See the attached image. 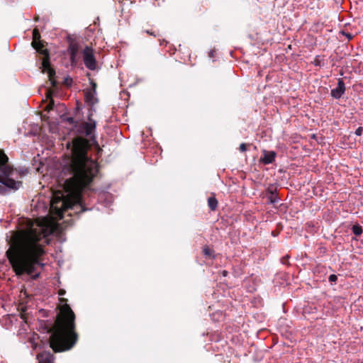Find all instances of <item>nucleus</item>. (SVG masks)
I'll use <instances>...</instances> for the list:
<instances>
[{"mask_svg":"<svg viewBox=\"0 0 363 363\" xmlns=\"http://www.w3.org/2000/svg\"><path fill=\"white\" fill-rule=\"evenodd\" d=\"M352 233L356 236H359L362 233V228L359 224H355L352 226Z\"/></svg>","mask_w":363,"mask_h":363,"instance_id":"15","label":"nucleus"},{"mask_svg":"<svg viewBox=\"0 0 363 363\" xmlns=\"http://www.w3.org/2000/svg\"><path fill=\"white\" fill-rule=\"evenodd\" d=\"M91 89H90L89 90H95L96 91V84L94 82H91Z\"/></svg>","mask_w":363,"mask_h":363,"instance_id":"24","label":"nucleus"},{"mask_svg":"<svg viewBox=\"0 0 363 363\" xmlns=\"http://www.w3.org/2000/svg\"><path fill=\"white\" fill-rule=\"evenodd\" d=\"M96 147L97 149V155H99L101 153V152L102 151V150L99 147L98 144H96Z\"/></svg>","mask_w":363,"mask_h":363,"instance_id":"27","label":"nucleus"},{"mask_svg":"<svg viewBox=\"0 0 363 363\" xmlns=\"http://www.w3.org/2000/svg\"><path fill=\"white\" fill-rule=\"evenodd\" d=\"M203 252L206 256H208L209 257L214 258V251L211 248H210L208 246H205L203 250Z\"/></svg>","mask_w":363,"mask_h":363,"instance_id":"16","label":"nucleus"},{"mask_svg":"<svg viewBox=\"0 0 363 363\" xmlns=\"http://www.w3.org/2000/svg\"><path fill=\"white\" fill-rule=\"evenodd\" d=\"M208 205L211 211H215L218 206V201L214 196L208 199Z\"/></svg>","mask_w":363,"mask_h":363,"instance_id":"12","label":"nucleus"},{"mask_svg":"<svg viewBox=\"0 0 363 363\" xmlns=\"http://www.w3.org/2000/svg\"><path fill=\"white\" fill-rule=\"evenodd\" d=\"M147 34L149 35H153V36H156V33L154 32V31H152V30H146L145 31Z\"/></svg>","mask_w":363,"mask_h":363,"instance_id":"25","label":"nucleus"},{"mask_svg":"<svg viewBox=\"0 0 363 363\" xmlns=\"http://www.w3.org/2000/svg\"><path fill=\"white\" fill-rule=\"evenodd\" d=\"M67 52L69 55L71 66L75 67L80 59V45L78 42L71 40L67 48Z\"/></svg>","mask_w":363,"mask_h":363,"instance_id":"7","label":"nucleus"},{"mask_svg":"<svg viewBox=\"0 0 363 363\" xmlns=\"http://www.w3.org/2000/svg\"><path fill=\"white\" fill-rule=\"evenodd\" d=\"M337 276L335 274H330L329 276L328 280L330 282H335L337 281Z\"/></svg>","mask_w":363,"mask_h":363,"instance_id":"19","label":"nucleus"},{"mask_svg":"<svg viewBox=\"0 0 363 363\" xmlns=\"http://www.w3.org/2000/svg\"><path fill=\"white\" fill-rule=\"evenodd\" d=\"M263 156L260 157L259 162L263 164H269L274 162L277 157V153L274 151H267L264 150L262 151Z\"/></svg>","mask_w":363,"mask_h":363,"instance_id":"8","label":"nucleus"},{"mask_svg":"<svg viewBox=\"0 0 363 363\" xmlns=\"http://www.w3.org/2000/svg\"><path fill=\"white\" fill-rule=\"evenodd\" d=\"M9 158L3 150H0V191L2 192L5 187L10 189L17 190L19 189L21 182H16L9 177L13 173V168L8 164Z\"/></svg>","mask_w":363,"mask_h":363,"instance_id":"4","label":"nucleus"},{"mask_svg":"<svg viewBox=\"0 0 363 363\" xmlns=\"http://www.w3.org/2000/svg\"><path fill=\"white\" fill-rule=\"evenodd\" d=\"M53 105H54L53 100H52V99H51L50 102V103H49V104L47 106L46 109H47V110L52 109V108Z\"/></svg>","mask_w":363,"mask_h":363,"instance_id":"22","label":"nucleus"},{"mask_svg":"<svg viewBox=\"0 0 363 363\" xmlns=\"http://www.w3.org/2000/svg\"><path fill=\"white\" fill-rule=\"evenodd\" d=\"M363 133V128L362 127H359L358 128H357V130H355V134L357 135H362Z\"/></svg>","mask_w":363,"mask_h":363,"instance_id":"20","label":"nucleus"},{"mask_svg":"<svg viewBox=\"0 0 363 363\" xmlns=\"http://www.w3.org/2000/svg\"><path fill=\"white\" fill-rule=\"evenodd\" d=\"M26 229L16 232L11 238L10 247L6 255L13 272L17 276L24 274L33 276L38 266L43 267L41 257L45 254L44 243H47L48 228L38 222L28 220Z\"/></svg>","mask_w":363,"mask_h":363,"instance_id":"2","label":"nucleus"},{"mask_svg":"<svg viewBox=\"0 0 363 363\" xmlns=\"http://www.w3.org/2000/svg\"><path fill=\"white\" fill-rule=\"evenodd\" d=\"M40 42V34L38 28H34L33 30V41L31 44H36Z\"/></svg>","mask_w":363,"mask_h":363,"instance_id":"13","label":"nucleus"},{"mask_svg":"<svg viewBox=\"0 0 363 363\" xmlns=\"http://www.w3.org/2000/svg\"><path fill=\"white\" fill-rule=\"evenodd\" d=\"M75 130L79 137L73 140L72 150L70 167L73 176L65 182L69 196L63 199L55 197L51 201V212L60 219L69 210L74 213L86 211L81 193L92 182L99 172L98 163L87 156L89 141L95 142L96 121L91 118V114L89 115L88 121L76 125Z\"/></svg>","mask_w":363,"mask_h":363,"instance_id":"1","label":"nucleus"},{"mask_svg":"<svg viewBox=\"0 0 363 363\" xmlns=\"http://www.w3.org/2000/svg\"><path fill=\"white\" fill-rule=\"evenodd\" d=\"M61 303L60 312L53 325L48 332L50 334L49 345L55 353L62 352L72 349L78 341L76 332L75 314L67 304V299L60 298Z\"/></svg>","mask_w":363,"mask_h":363,"instance_id":"3","label":"nucleus"},{"mask_svg":"<svg viewBox=\"0 0 363 363\" xmlns=\"http://www.w3.org/2000/svg\"><path fill=\"white\" fill-rule=\"evenodd\" d=\"M33 349H35L36 348V345H33Z\"/></svg>","mask_w":363,"mask_h":363,"instance_id":"31","label":"nucleus"},{"mask_svg":"<svg viewBox=\"0 0 363 363\" xmlns=\"http://www.w3.org/2000/svg\"><path fill=\"white\" fill-rule=\"evenodd\" d=\"M38 363H54L55 357L50 352L44 351L37 354Z\"/></svg>","mask_w":363,"mask_h":363,"instance_id":"10","label":"nucleus"},{"mask_svg":"<svg viewBox=\"0 0 363 363\" xmlns=\"http://www.w3.org/2000/svg\"><path fill=\"white\" fill-rule=\"evenodd\" d=\"M268 193V199L271 203H274L278 201V196L272 190L269 189Z\"/></svg>","mask_w":363,"mask_h":363,"instance_id":"14","label":"nucleus"},{"mask_svg":"<svg viewBox=\"0 0 363 363\" xmlns=\"http://www.w3.org/2000/svg\"><path fill=\"white\" fill-rule=\"evenodd\" d=\"M287 261H288V257H283V258L281 259V262H282L283 264H284L287 263Z\"/></svg>","mask_w":363,"mask_h":363,"instance_id":"26","label":"nucleus"},{"mask_svg":"<svg viewBox=\"0 0 363 363\" xmlns=\"http://www.w3.org/2000/svg\"><path fill=\"white\" fill-rule=\"evenodd\" d=\"M40 55H42V63L41 67L43 69V72H46L48 75L49 80L51 82L52 86H56V82L54 79V76L55 75V71L50 67V54L48 49L43 48L37 51Z\"/></svg>","mask_w":363,"mask_h":363,"instance_id":"5","label":"nucleus"},{"mask_svg":"<svg viewBox=\"0 0 363 363\" xmlns=\"http://www.w3.org/2000/svg\"><path fill=\"white\" fill-rule=\"evenodd\" d=\"M85 101L90 105H94L97 103L96 91L95 90H86L84 93Z\"/></svg>","mask_w":363,"mask_h":363,"instance_id":"11","label":"nucleus"},{"mask_svg":"<svg viewBox=\"0 0 363 363\" xmlns=\"http://www.w3.org/2000/svg\"><path fill=\"white\" fill-rule=\"evenodd\" d=\"M34 20H35V21H38L39 20V17H38V16L35 17Z\"/></svg>","mask_w":363,"mask_h":363,"instance_id":"30","label":"nucleus"},{"mask_svg":"<svg viewBox=\"0 0 363 363\" xmlns=\"http://www.w3.org/2000/svg\"><path fill=\"white\" fill-rule=\"evenodd\" d=\"M222 274H223V276L225 277V276H227V274H228V272H227V271H225V270H223V271L222 272Z\"/></svg>","mask_w":363,"mask_h":363,"instance_id":"28","label":"nucleus"},{"mask_svg":"<svg viewBox=\"0 0 363 363\" xmlns=\"http://www.w3.org/2000/svg\"><path fill=\"white\" fill-rule=\"evenodd\" d=\"M66 291L65 289H60L59 291H58V295L62 296H64L65 294Z\"/></svg>","mask_w":363,"mask_h":363,"instance_id":"23","label":"nucleus"},{"mask_svg":"<svg viewBox=\"0 0 363 363\" xmlns=\"http://www.w3.org/2000/svg\"><path fill=\"white\" fill-rule=\"evenodd\" d=\"M247 145L246 143H241L239 150L240 152H245L247 150Z\"/></svg>","mask_w":363,"mask_h":363,"instance_id":"18","label":"nucleus"},{"mask_svg":"<svg viewBox=\"0 0 363 363\" xmlns=\"http://www.w3.org/2000/svg\"><path fill=\"white\" fill-rule=\"evenodd\" d=\"M320 65V62L318 60H315V65Z\"/></svg>","mask_w":363,"mask_h":363,"instance_id":"29","label":"nucleus"},{"mask_svg":"<svg viewBox=\"0 0 363 363\" xmlns=\"http://www.w3.org/2000/svg\"><path fill=\"white\" fill-rule=\"evenodd\" d=\"M342 35H345L348 40H351L352 38V35L350 33L342 32Z\"/></svg>","mask_w":363,"mask_h":363,"instance_id":"21","label":"nucleus"},{"mask_svg":"<svg viewBox=\"0 0 363 363\" xmlns=\"http://www.w3.org/2000/svg\"><path fill=\"white\" fill-rule=\"evenodd\" d=\"M82 54L85 67L92 71L96 70L98 66L93 48L86 45L82 50Z\"/></svg>","mask_w":363,"mask_h":363,"instance_id":"6","label":"nucleus"},{"mask_svg":"<svg viewBox=\"0 0 363 363\" xmlns=\"http://www.w3.org/2000/svg\"><path fill=\"white\" fill-rule=\"evenodd\" d=\"M345 91V86L342 79H338L337 86L331 90V96L335 99H340Z\"/></svg>","mask_w":363,"mask_h":363,"instance_id":"9","label":"nucleus"},{"mask_svg":"<svg viewBox=\"0 0 363 363\" xmlns=\"http://www.w3.org/2000/svg\"><path fill=\"white\" fill-rule=\"evenodd\" d=\"M32 46L36 51L45 48V45H44L43 42L41 40H40V42L36 43V44H32Z\"/></svg>","mask_w":363,"mask_h":363,"instance_id":"17","label":"nucleus"}]
</instances>
